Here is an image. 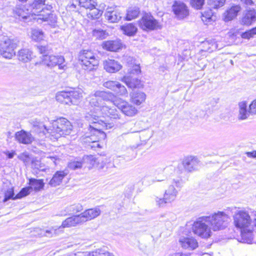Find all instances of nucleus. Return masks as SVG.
<instances>
[{"label":"nucleus","mask_w":256,"mask_h":256,"mask_svg":"<svg viewBox=\"0 0 256 256\" xmlns=\"http://www.w3.org/2000/svg\"><path fill=\"white\" fill-rule=\"evenodd\" d=\"M252 36H253V35H252L250 30L246 31V32L242 33V37L243 38L249 39Z\"/></svg>","instance_id":"13d9d810"},{"label":"nucleus","mask_w":256,"mask_h":256,"mask_svg":"<svg viewBox=\"0 0 256 256\" xmlns=\"http://www.w3.org/2000/svg\"><path fill=\"white\" fill-rule=\"evenodd\" d=\"M102 47L108 51L116 52L122 48V43L120 40L106 41L102 44Z\"/></svg>","instance_id":"4be33fe9"},{"label":"nucleus","mask_w":256,"mask_h":256,"mask_svg":"<svg viewBox=\"0 0 256 256\" xmlns=\"http://www.w3.org/2000/svg\"><path fill=\"white\" fill-rule=\"evenodd\" d=\"M121 30L125 34L132 36L136 34L138 29L132 23H129L121 26Z\"/></svg>","instance_id":"2f4dec72"},{"label":"nucleus","mask_w":256,"mask_h":256,"mask_svg":"<svg viewBox=\"0 0 256 256\" xmlns=\"http://www.w3.org/2000/svg\"><path fill=\"white\" fill-rule=\"evenodd\" d=\"M241 10L242 8L239 4L232 6L224 13V20L226 22L232 20L236 18Z\"/></svg>","instance_id":"393cba45"},{"label":"nucleus","mask_w":256,"mask_h":256,"mask_svg":"<svg viewBox=\"0 0 256 256\" xmlns=\"http://www.w3.org/2000/svg\"><path fill=\"white\" fill-rule=\"evenodd\" d=\"M170 184L165 190L163 198L156 196L154 198L156 204L159 207H164L167 203L174 201L178 194V190L174 188L175 184L178 188H180L183 186V182L181 178H174L168 182Z\"/></svg>","instance_id":"7ed1b4c3"},{"label":"nucleus","mask_w":256,"mask_h":256,"mask_svg":"<svg viewBox=\"0 0 256 256\" xmlns=\"http://www.w3.org/2000/svg\"><path fill=\"white\" fill-rule=\"evenodd\" d=\"M82 222L81 216L80 214H78L67 218L63 221L62 226L64 228L75 226Z\"/></svg>","instance_id":"cd10ccee"},{"label":"nucleus","mask_w":256,"mask_h":256,"mask_svg":"<svg viewBox=\"0 0 256 256\" xmlns=\"http://www.w3.org/2000/svg\"><path fill=\"white\" fill-rule=\"evenodd\" d=\"M14 190L12 188L8 189L4 194V202H6L10 199L17 200L15 198V196Z\"/></svg>","instance_id":"de8ad7c7"},{"label":"nucleus","mask_w":256,"mask_h":256,"mask_svg":"<svg viewBox=\"0 0 256 256\" xmlns=\"http://www.w3.org/2000/svg\"><path fill=\"white\" fill-rule=\"evenodd\" d=\"M15 138L20 143L25 144H30L34 140V138L31 134L24 130L16 132L15 134Z\"/></svg>","instance_id":"a211bd4d"},{"label":"nucleus","mask_w":256,"mask_h":256,"mask_svg":"<svg viewBox=\"0 0 256 256\" xmlns=\"http://www.w3.org/2000/svg\"><path fill=\"white\" fill-rule=\"evenodd\" d=\"M252 35L256 34V27L250 30Z\"/></svg>","instance_id":"338daca9"},{"label":"nucleus","mask_w":256,"mask_h":256,"mask_svg":"<svg viewBox=\"0 0 256 256\" xmlns=\"http://www.w3.org/2000/svg\"><path fill=\"white\" fill-rule=\"evenodd\" d=\"M67 171H58L53 176L52 178L49 182V184L52 186H56L60 185L63 178L68 174Z\"/></svg>","instance_id":"c85d7f7f"},{"label":"nucleus","mask_w":256,"mask_h":256,"mask_svg":"<svg viewBox=\"0 0 256 256\" xmlns=\"http://www.w3.org/2000/svg\"><path fill=\"white\" fill-rule=\"evenodd\" d=\"M104 69L109 73H114L119 71L122 68V64L114 60L108 59L104 61Z\"/></svg>","instance_id":"f3484780"},{"label":"nucleus","mask_w":256,"mask_h":256,"mask_svg":"<svg viewBox=\"0 0 256 256\" xmlns=\"http://www.w3.org/2000/svg\"><path fill=\"white\" fill-rule=\"evenodd\" d=\"M90 255V256H113L112 254L108 252L104 248L96 249L92 252Z\"/></svg>","instance_id":"a19ab883"},{"label":"nucleus","mask_w":256,"mask_h":256,"mask_svg":"<svg viewBox=\"0 0 256 256\" xmlns=\"http://www.w3.org/2000/svg\"><path fill=\"white\" fill-rule=\"evenodd\" d=\"M219 100L218 98H209L207 100L206 104L213 107L218 102Z\"/></svg>","instance_id":"5fc2aeb1"},{"label":"nucleus","mask_w":256,"mask_h":256,"mask_svg":"<svg viewBox=\"0 0 256 256\" xmlns=\"http://www.w3.org/2000/svg\"><path fill=\"white\" fill-rule=\"evenodd\" d=\"M103 86L114 92L118 96H128V91L124 86L116 81H107L104 82Z\"/></svg>","instance_id":"dca6fc26"},{"label":"nucleus","mask_w":256,"mask_h":256,"mask_svg":"<svg viewBox=\"0 0 256 256\" xmlns=\"http://www.w3.org/2000/svg\"><path fill=\"white\" fill-rule=\"evenodd\" d=\"M56 233V230L54 229L53 228L46 230L45 236L47 237H52Z\"/></svg>","instance_id":"4d7b16f0"},{"label":"nucleus","mask_w":256,"mask_h":256,"mask_svg":"<svg viewBox=\"0 0 256 256\" xmlns=\"http://www.w3.org/2000/svg\"><path fill=\"white\" fill-rule=\"evenodd\" d=\"M33 126L35 128V130L40 133H43L46 134V132H51L50 128H48L42 122L38 121H34L32 122Z\"/></svg>","instance_id":"4c0bfd02"},{"label":"nucleus","mask_w":256,"mask_h":256,"mask_svg":"<svg viewBox=\"0 0 256 256\" xmlns=\"http://www.w3.org/2000/svg\"><path fill=\"white\" fill-rule=\"evenodd\" d=\"M179 242L182 246L185 249L194 250L198 246V242L193 238H181L179 240Z\"/></svg>","instance_id":"412c9836"},{"label":"nucleus","mask_w":256,"mask_h":256,"mask_svg":"<svg viewBox=\"0 0 256 256\" xmlns=\"http://www.w3.org/2000/svg\"><path fill=\"white\" fill-rule=\"evenodd\" d=\"M210 218L208 223L210 224L211 228L214 230H219L224 229L228 226L230 220L229 216L224 212L218 211L212 216H206Z\"/></svg>","instance_id":"423d86ee"},{"label":"nucleus","mask_w":256,"mask_h":256,"mask_svg":"<svg viewBox=\"0 0 256 256\" xmlns=\"http://www.w3.org/2000/svg\"><path fill=\"white\" fill-rule=\"evenodd\" d=\"M243 4L246 6H254V2L252 0H240Z\"/></svg>","instance_id":"052dcab7"},{"label":"nucleus","mask_w":256,"mask_h":256,"mask_svg":"<svg viewBox=\"0 0 256 256\" xmlns=\"http://www.w3.org/2000/svg\"><path fill=\"white\" fill-rule=\"evenodd\" d=\"M82 159L84 164L86 163L90 164L92 166L94 165L96 160L95 156L92 155L85 156H84Z\"/></svg>","instance_id":"3c124183"},{"label":"nucleus","mask_w":256,"mask_h":256,"mask_svg":"<svg viewBox=\"0 0 256 256\" xmlns=\"http://www.w3.org/2000/svg\"><path fill=\"white\" fill-rule=\"evenodd\" d=\"M256 21V10L250 9L246 10L242 18V24L246 26H250Z\"/></svg>","instance_id":"aec40b11"},{"label":"nucleus","mask_w":256,"mask_h":256,"mask_svg":"<svg viewBox=\"0 0 256 256\" xmlns=\"http://www.w3.org/2000/svg\"><path fill=\"white\" fill-rule=\"evenodd\" d=\"M83 210L82 206L80 204H76L66 207L65 212L68 214H72L81 212Z\"/></svg>","instance_id":"e433bc0d"},{"label":"nucleus","mask_w":256,"mask_h":256,"mask_svg":"<svg viewBox=\"0 0 256 256\" xmlns=\"http://www.w3.org/2000/svg\"><path fill=\"white\" fill-rule=\"evenodd\" d=\"M212 14V13L211 10L202 14V22L206 23V24H207V23L213 21V16Z\"/></svg>","instance_id":"49530a36"},{"label":"nucleus","mask_w":256,"mask_h":256,"mask_svg":"<svg viewBox=\"0 0 256 256\" xmlns=\"http://www.w3.org/2000/svg\"><path fill=\"white\" fill-rule=\"evenodd\" d=\"M233 217L234 226L240 230L248 228L252 222L248 213L244 210H239Z\"/></svg>","instance_id":"9b49d317"},{"label":"nucleus","mask_w":256,"mask_h":256,"mask_svg":"<svg viewBox=\"0 0 256 256\" xmlns=\"http://www.w3.org/2000/svg\"><path fill=\"white\" fill-rule=\"evenodd\" d=\"M130 151L132 152V155L130 156V158L126 159L128 160H131L133 159L134 158L136 157V154L134 153V152L133 150H130Z\"/></svg>","instance_id":"69168bd1"},{"label":"nucleus","mask_w":256,"mask_h":256,"mask_svg":"<svg viewBox=\"0 0 256 256\" xmlns=\"http://www.w3.org/2000/svg\"><path fill=\"white\" fill-rule=\"evenodd\" d=\"M44 33L42 31L39 29H34L32 30V38L36 41H40L42 40Z\"/></svg>","instance_id":"37998d69"},{"label":"nucleus","mask_w":256,"mask_h":256,"mask_svg":"<svg viewBox=\"0 0 256 256\" xmlns=\"http://www.w3.org/2000/svg\"><path fill=\"white\" fill-rule=\"evenodd\" d=\"M135 70L136 71V72H140V68L139 66H136Z\"/></svg>","instance_id":"774afa93"},{"label":"nucleus","mask_w":256,"mask_h":256,"mask_svg":"<svg viewBox=\"0 0 256 256\" xmlns=\"http://www.w3.org/2000/svg\"><path fill=\"white\" fill-rule=\"evenodd\" d=\"M17 57L20 62L26 63L32 60L33 57V53L29 49L22 48L18 52Z\"/></svg>","instance_id":"bb28decb"},{"label":"nucleus","mask_w":256,"mask_h":256,"mask_svg":"<svg viewBox=\"0 0 256 256\" xmlns=\"http://www.w3.org/2000/svg\"><path fill=\"white\" fill-rule=\"evenodd\" d=\"M118 107L124 114L128 116H132L137 112V110L134 106L126 102L118 104Z\"/></svg>","instance_id":"5701e85b"},{"label":"nucleus","mask_w":256,"mask_h":256,"mask_svg":"<svg viewBox=\"0 0 256 256\" xmlns=\"http://www.w3.org/2000/svg\"><path fill=\"white\" fill-rule=\"evenodd\" d=\"M246 156L249 158H256V150H254L250 152H246Z\"/></svg>","instance_id":"680f3d73"},{"label":"nucleus","mask_w":256,"mask_h":256,"mask_svg":"<svg viewBox=\"0 0 256 256\" xmlns=\"http://www.w3.org/2000/svg\"><path fill=\"white\" fill-rule=\"evenodd\" d=\"M226 0H207V4L210 9H218L224 6Z\"/></svg>","instance_id":"58836bf2"},{"label":"nucleus","mask_w":256,"mask_h":256,"mask_svg":"<svg viewBox=\"0 0 256 256\" xmlns=\"http://www.w3.org/2000/svg\"><path fill=\"white\" fill-rule=\"evenodd\" d=\"M4 153L7 156L8 158H13L14 154H16V153L14 151H12V152L6 151V152H4Z\"/></svg>","instance_id":"bf43d9fd"},{"label":"nucleus","mask_w":256,"mask_h":256,"mask_svg":"<svg viewBox=\"0 0 256 256\" xmlns=\"http://www.w3.org/2000/svg\"><path fill=\"white\" fill-rule=\"evenodd\" d=\"M79 60L82 68L88 71L94 70L98 64V60L96 58L94 54L86 50H84L80 53Z\"/></svg>","instance_id":"6e6552de"},{"label":"nucleus","mask_w":256,"mask_h":256,"mask_svg":"<svg viewBox=\"0 0 256 256\" xmlns=\"http://www.w3.org/2000/svg\"><path fill=\"white\" fill-rule=\"evenodd\" d=\"M64 61V58L61 56L46 55L42 58V63L49 67H53L58 66L59 68H63L64 66L62 64Z\"/></svg>","instance_id":"2eb2a0df"},{"label":"nucleus","mask_w":256,"mask_h":256,"mask_svg":"<svg viewBox=\"0 0 256 256\" xmlns=\"http://www.w3.org/2000/svg\"><path fill=\"white\" fill-rule=\"evenodd\" d=\"M252 115L256 114V100H254L249 106Z\"/></svg>","instance_id":"6e6d98bb"},{"label":"nucleus","mask_w":256,"mask_h":256,"mask_svg":"<svg viewBox=\"0 0 256 256\" xmlns=\"http://www.w3.org/2000/svg\"><path fill=\"white\" fill-rule=\"evenodd\" d=\"M28 184L36 191L40 190L43 188L44 186V182L42 180H37L34 178H30L29 179Z\"/></svg>","instance_id":"c9c22d12"},{"label":"nucleus","mask_w":256,"mask_h":256,"mask_svg":"<svg viewBox=\"0 0 256 256\" xmlns=\"http://www.w3.org/2000/svg\"><path fill=\"white\" fill-rule=\"evenodd\" d=\"M84 164L83 159L80 160H74L68 163V168L72 170H76L82 168Z\"/></svg>","instance_id":"79ce46f5"},{"label":"nucleus","mask_w":256,"mask_h":256,"mask_svg":"<svg viewBox=\"0 0 256 256\" xmlns=\"http://www.w3.org/2000/svg\"><path fill=\"white\" fill-rule=\"evenodd\" d=\"M79 4L80 7L88 10L96 6V0H79Z\"/></svg>","instance_id":"ea45409f"},{"label":"nucleus","mask_w":256,"mask_h":256,"mask_svg":"<svg viewBox=\"0 0 256 256\" xmlns=\"http://www.w3.org/2000/svg\"><path fill=\"white\" fill-rule=\"evenodd\" d=\"M54 128V132L59 134L60 136H64L71 133L72 126L67 119L60 118L55 122Z\"/></svg>","instance_id":"f8f14e48"},{"label":"nucleus","mask_w":256,"mask_h":256,"mask_svg":"<svg viewBox=\"0 0 256 256\" xmlns=\"http://www.w3.org/2000/svg\"><path fill=\"white\" fill-rule=\"evenodd\" d=\"M240 234L243 242L248 244L252 242L253 237L251 230L248 228L242 230H241Z\"/></svg>","instance_id":"f704fd0d"},{"label":"nucleus","mask_w":256,"mask_h":256,"mask_svg":"<svg viewBox=\"0 0 256 256\" xmlns=\"http://www.w3.org/2000/svg\"><path fill=\"white\" fill-rule=\"evenodd\" d=\"M101 211L99 208L96 207L86 210L80 214L82 222L92 220L100 215Z\"/></svg>","instance_id":"6ab92c4d"},{"label":"nucleus","mask_w":256,"mask_h":256,"mask_svg":"<svg viewBox=\"0 0 256 256\" xmlns=\"http://www.w3.org/2000/svg\"><path fill=\"white\" fill-rule=\"evenodd\" d=\"M94 126L90 124V136H86V142L89 143L93 144L91 147L99 146L98 142L100 140L104 139L106 138V134L100 130L101 128H103L102 126L98 124H94Z\"/></svg>","instance_id":"1a4fd4ad"},{"label":"nucleus","mask_w":256,"mask_h":256,"mask_svg":"<svg viewBox=\"0 0 256 256\" xmlns=\"http://www.w3.org/2000/svg\"><path fill=\"white\" fill-rule=\"evenodd\" d=\"M82 97V92L78 90L62 91L58 92L56 96L57 101L68 105H77Z\"/></svg>","instance_id":"39448f33"},{"label":"nucleus","mask_w":256,"mask_h":256,"mask_svg":"<svg viewBox=\"0 0 256 256\" xmlns=\"http://www.w3.org/2000/svg\"><path fill=\"white\" fill-rule=\"evenodd\" d=\"M210 218L206 216L198 218L192 226L194 233L202 238H208L211 236V228L206 223L208 222Z\"/></svg>","instance_id":"0eeeda50"},{"label":"nucleus","mask_w":256,"mask_h":256,"mask_svg":"<svg viewBox=\"0 0 256 256\" xmlns=\"http://www.w3.org/2000/svg\"><path fill=\"white\" fill-rule=\"evenodd\" d=\"M114 94L110 92L97 91L94 94L89 98V104L92 106L90 112H86L84 116L86 120L92 124H98L109 129L114 126L112 122H107L106 120L101 119L102 110L106 103L104 100L108 102L113 100Z\"/></svg>","instance_id":"f03ea898"},{"label":"nucleus","mask_w":256,"mask_h":256,"mask_svg":"<svg viewBox=\"0 0 256 256\" xmlns=\"http://www.w3.org/2000/svg\"><path fill=\"white\" fill-rule=\"evenodd\" d=\"M20 41L16 38H10L4 36L0 44V54L6 58L10 59L15 55L14 50L19 44Z\"/></svg>","instance_id":"20e7f679"},{"label":"nucleus","mask_w":256,"mask_h":256,"mask_svg":"<svg viewBox=\"0 0 256 256\" xmlns=\"http://www.w3.org/2000/svg\"><path fill=\"white\" fill-rule=\"evenodd\" d=\"M94 34L100 39H104L108 36V34L106 30H94Z\"/></svg>","instance_id":"603ef678"},{"label":"nucleus","mask_w":256,"mask_h":256,"mask_svg":"<svg viewBox=\"0 0 256 256\" xmlns=\"http://www.w3.org/2000/svg\"><path fill=\"white\" fill-rule=\"evenodd\" d=\"M32 190V187L28 186L22 188L20 191L15 196V198L20 199L22 197L26 196L30 194V190Z\"/></svg>","instance_id":"c03bdc74"},{"label":"nucleus","mask_w":256,"mask_h":256,"mask_svg":"<svg viewBox=\"0 0 256 256\" xmlns=\"http://www.w3.org/2000/svg\"><path fill=\"white\" fill-rule=\"evenodd\" d=\"M104 16L110 22H118L121 20L122 14L118 7L108 6L106 10Z\"/></svg>","instance_id":"4468645a"},{"label":"nucleus","mask_w":256,"mask_h":256,"mask_svg":"<svg viewBox=\"0 0 256 256\" xmlns=\"http://www.w3.org/2000/svg\"><path fill=\"white\" fill-rule=\"evenodd\" d=\"M132 102L136 105L140 104L146 99L144 93L138 90H133L130 94Z\"/></svg>","instance_id":"7c9ffc66"},{"label":"nucleus","mask_w":256,"mask_h":256,"mask_svg":"<svg viewBox=\"0 0 256 256\" xmlns=\"http://www.w3.org/2000/svg\"><path fill=\"white\" fill-rule=\"evenodd\" d=\"M46 0H34L29 6V8H26V6H17L13 10L14 14L24 21L28 22L31 20L30 17L33 16H37V18H33L36 20L37 22L42 23L46 22L50 26H54L56 23V16L52 12V5L46 4Z\"/></svg>","instance_id":"f257e3e1"},{"label":"nucleus","mask_w":256,"mask_h":256,"mask_svg":"<svg viewBox=\"0 0 256 256\" xmlns=\"http://www.w3.org/2000/svg\"><path fill=\"white\" fill-rule=\"evenodd\" d=\"M152 136V132L149 130H144L140 132V138L142 142L148 140Z\"/></svg>","instance_id":"09e8293b"},{"label":"nucleus","mask_w":256,"mask_h":256,"mask_svg":"<svg viewBox=\"0 0 256 256\" xmlns=\"http://www.w3.org/2000/svg\"><path fill=\"white\" fill-rule=\"evenodd\" d=\"M168 256H189L188 254H182L180 252H176L172 254H170Z\"/></svg>","instance_id":"0e129e2a"},{"label":"nucleus","mask_w":256,"mask_h":256,"mask_svg":"<svg viewBox=\"0 0 256 256\" xmlns=\"http://www.w3.org/2000/svg\"><path fill=\"white\" fill-rule=\"evenodd\" d=\"M102 118H100L102 120L105 118L104 116H107L113 118H118V111L116 110L114 106H108L106 104H105L104 106H103L102 109Z\"/></svg>","instance_id":"b1692460"},{"label":"nucleus","mask_w":256,"mask_h":256,"mask_svg":"<svg viewBox=\"0 0 256 256\" xmlns=\"http://www.w3.org/2000/svg\"><path fill=\"white\" fill-rule=\"evenodd\" d=\"M102 11L96 8V6L87 10L86 14L88 18L92 20L98 19L102 15Z\"/></svg>","instance_id":"72a5a7b5"},{"label":"nucleus","mask_w":256,"mask_h":256,"mask_svg":"<svg viewBox=\"0 0 256 256\" xmlns=\"http://www.w3.org/2000/svg\"><path fill=\"white\" fill-rule=\"evenodd\" d=\"M204 4V0H190L192 6L198 10L201 9Z\"/></svg>","instance_id":"864d4df0"},{"label":"nucleus","mask_w":256,"mask_h":256,"mask_svg":"<svg viewBox=\"0 0 256 256\" xmlns=\"http://www.w3.org/2000/svg\"><path fill=\"white\" fill-rule=\"evenodd\" d=\"M39 52L43 54V58L46 55H48L51 52L52 48L48 45L47 46H38Z\"/></svg>","instance_id":"8fccbe9b"},{"label":"nucleus","mask_w":256,"mask_h":256,"mask_svg":"<svg viewBox=\"0 0 256 256\" xmlns=\"http://www.w3.org/2000/svg\"><path fill=\"white\" fill-rule=\"evenodd\" d=\"M139 26L144 30H155L162 28L160 23L150 13L144 14L139 21Z\"/></svg>","instance_id":"9d476101"},{"label":"nucleus","mask_w":256,"mask_h":256,"mask_svg":"<svg viewBox=\"0 0 256 256\" xmlns=\"http://www.w3.org/2000/svg\"><path fill=\"white\" fill-rule=\"evenodd\" d=\"M122 81L124 82L128 87L132 88L134 86V85L132 84V83L129 82L128 78L125 76L122 78Z\"/></svg>","instance_id":"e2e57ef3"},{"label":"nucleus","mask_w":256,"mask_h":256,"mask_svg":"<svg viewBox=\"0 0 256 256\" xmlns=\"http://www.w3.org/2000/svg\"><path fill=\"white\" fill-rule=\"evenodd\" d=\"M239 114L238 118L240 120H245L247 119L250 115H252L250 108L247 109V103L246 102H242L238 104Z\"/></svg>","instance_id":"c756f323"},{"label":"nucleus","mask_w":256,"mask_h":256,"mask_svg":"<svg viewBox=\"0 0 256 256\" xmlns=\"http://www.w3.org/2000/svg\"><path fill=\"white\" fill-rule=\"evenodd\" d=\"M140 12V8L138 6H132L127 10L126 18L127 20H131L136 18Z\"/></svg>","instance_id":"473e14b6"},{"label":"nucleus","mask_w":256,"mask_h":256,"mask_svg":"<svg viewBox=\"0 0 256 256\" xmlns=\"http://www.w3.org/2000/svg\"><path fill=\"white\" fill-rule=\"evenodd\" d=\"M32 167L33 168L36 169L40 171H44L45 170L44 166L40 160L33 158L32 160Z\"/></svg>","instance_id":"a18cd8bd"},{"label":"nucleus","mask_w":256,"mask_h":256,"mask_svg":"<svg viewBox=\"0 0 256 256\" xmlns=\"http://www.w3.org/2000/svg\"><path fill=\"white\" fill-rule=\"evenodd\" d=\"M172 9L176 18L178 20H183L189 15V10L188 6L182 2L174 1Z\"/></svg>","instance_id":"ddd939ff"},{"label":"nucleus","mask_w":256,"mask_h":256,"mask_svg":"<svg viewBox=\"0 0 256 256\" xmlns=\"http://www.w3.org/2000/svg\"><path fill=\"white\" fill-rule=\"evenodd\" d=\"M198 162H199L197 158L190 156L186 158L184 160L182 165L186 170L190 172L197 168Z\"/></svg>","instance_id":"a878e982"}]
</instances>
